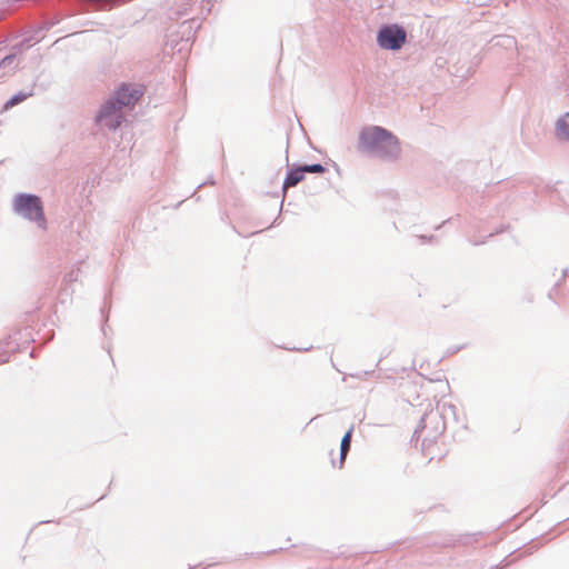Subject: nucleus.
I'll return each mask as SVG.
<instances>
[{
    "mask_svg": "<svg viewBox=\"0 0 569 569\" xmlns=\"http://www.w3.org/2000/svg\"><path fill=\"white\" fill-rule=\"evenodd\" d=\"M124 117L122 109L117 106L113 99H109L101 108L98 114V122L109 129H117L122 123Z\"/></svg>",
    "mask_w": 569,
    "mask_h": 569,
    "instance_id": "obj_4",
    "label": "nucleus"
},
{
    "mask_svg": "<svg viewBox=\"0 0 569 569\" xmlns=\"http://www.w3.org/2000/svg\"><path fill=\"white\" fill-rule=\"evenodd\" d=\"M28 98V94L24 93H18L13 96L9 101L6 102L3 106V110H9L10 108L14 107L16 104L24 101Z\"/></svg>",
    "mask_w": 569,
    "mask_h": 569,
    "instance_id": "obj_9",
    "label": "nucleus"
},
{
    "mask_svg": "<svg viewBox=\"0 0 569 569\" xmlns=\"http://www.w3.org/2000/svg\"><path fill=\"white\" fill-rule=\"evenodd\" d=\"M14 210L24 218L36 221L38 226L46 229V218L42 202L39 197L32 194H19L14 200Z\"/></svg>",
    "mask_w": 569,
    "mask_h": 569,
    "instance_id": "obj_2",
    "label": "nucleus"
},
{
    "mask_svg": "<svg viewBox=\"0 0 569 569\" xmlns=\"http://www.w3.org/2000/svg\"><path fill=\"white\" fill-rule=\"evenodd\" d=\"M351 437H352V429H349L346 435L343 436L340 445V467H342L347 453L350 450L351 445Z\"/></svg>",
    "mask_w": 569,
    "mask_h": 569,
    "instance_id": "obj_8",
    "label": "nucleus"
},
{
    "mask_svg": "<svg viewBox=\"0 0 569 569\" xmlns=\"http://www.w3.org/2000/svg\"><path fill=\"white\" fill-rule=\"evenodd\" d=\"M305 179V170L302 167L291 170L283 182V189L295 187Z\"/></svg>",
    "mask_w": 569,
    "mask_h": 569,
    "instance_id": "obj_6",
    "label": "nucleus"
},
{
    "mask_svg": "<svg viewBox=\"0 0 569 569\" xmlns=\"http://www.w3.org/2000/svg\"><path fill=\"white\" fill-rule=\"evenodd\" d=\"M142 94L143 89L141 86L123 83L116 90L114 96L111 99H113L117 106L121 109L132 108Z\"/></svg>",
    "mask_w": 569,
    "mask_h": 569,
    "instance_id": "obj_5",
    "label": "nucleus"
},
{
    "mask_svg": "<svg viewBox=\"0 0 569 569\" xmlns=\"http://www.w3.org/2000/svg\"><path fill=\"white\" fill-rule=\"evenodd\" d=\"M378 44L386 50H399L406 42V31L397 26H385L377 36Z\"/></svg>",
    "mask_w": 569,
    "mask_h": 569,
    "instance_id": "obj_3",
    "label": "nucleus"
},
{
    "mask_svg": "<svg viewBox=\"0 0 569 569\" xmlns=\"http://www.w3.org/2000/svg\"><path fill=\"white\" fill-rule=\"evenodd\" d=\"M557 136L560 139L569 140V113H566L557 122Z\"/></svg>",
    "mask_w": 569,
    "mask_h": 569,
    "instance_id": "obj_7",
    "label": "nucleus"
},
{
    "mask_svg": "<svg viewBox=\"0 0 569 569\" xmlns=\"http://www.w3.org/2000/svg\"><path fill=\"white\" fill-rule=\"evenodd\" d=\"M305 173H322L325 172V167L321 164H311V166H303Z\"/></svg>",
    "mask_w": 569,
    "mask_h": 569,
    "instance_id": "obj_10",
    "label": "nucleus"
},
{
    "mask_svg": "<svg viewBox=\"0 0 569 569\" xmlns=\"http://www.w3.org/2000/svg\"><path fill=\"white\" fill-rule=\"evenodd\" d=\"M359 148L363 151H382L386 156H397L400 151L399 140L381 127H369L361 131Z\"/></svg>",
    "mask_w": 569,
    "mask_h": 569,
    "instance_id": "obj_1",
    "label": "nucleus"
}]
</instances>
